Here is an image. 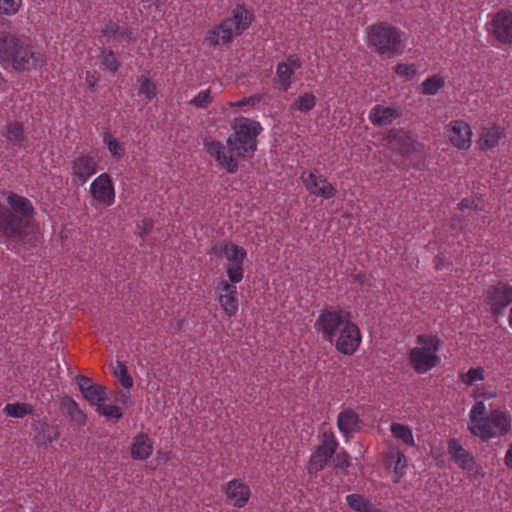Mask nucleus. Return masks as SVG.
Returning <instances> with one entry per match:
<instances>
[{
  "label": "nucleus",
  "instance_id": "58836bf2",
  "mask_svg": "<svg viewBox=\"0 0 512 512\" xmlns=\"http://www.w3.org/2000/svg\"><path fill=\"white\" fill-rule=\"evenodd\" d=\"M5 138L12 143H21L24 140V130L22 124L10 122L5 127Z\"/></svg>",
  "mask_w": 512,
  "mask_h": 512
},
{
  "label": "nucleus",
  "instance_id": "f3484780",
  "mask_svg": "<svg viewBox=\"0 0 512 512\" xmlns=\"http://www.w3.org/2000/svg\"><path fill=\"white\" fill-rule=\"evenodd\" d=\"M222 492L236 508L246 506L251 496L249 485L241 479H233L222 485Z\"/></svg>",
  "mask_w": 512,
  "mask_h": 512
},
{
  "label": "nucleus",
  "instance_id": "2f4dec72",
  "mask_svg": "<svg viewBox=\"0 0 512 512\" xmlns=\"http://www.w3.org/2000/svg\"><path fill=\"white\" fill-rule=\"evenodd\" d=\"M346 503L356 512H381L369 499L360 494L347 495Z\"/></svg>",
  "mask_w": 512,
  "mask_h": 512
},
{
  "label": "nucleus",
  "instance_id": "a19ab883",
  "mask_svg": "<svg viewBox=\"0 0 512 512\" xmlns=\"http://www.w3.org/2000/svg\"><path fill=\"white\" fill-rule=\"evenodd\" d=\"M113 375L118 379L124 388L130 389L133 386V381L129 376L127 367L124 363L119 361L116 363V365L113 367Z\"/></svg>",
  "mask_w": 512,
  "mask_h": 512
},
{
  "label": "nucleus",
  "instance_id": "e433bc0d",
  "mask_svg": "<svg viewBox=\"0 0 512 512\" xmlns=\"http://www.w3.org/2000/svg\"><path fill=\"white\" fill-rule=\"evenodd\" d=\"M103 143L106 145L109 153L115 159H121L125 154L124 145L119 142L110 133H105L103 136Z\"/></svg>",
  "mask_w": 512,
  "mask_h": 512
},
{
  "label": "nucleus",
  "instance_id": "f257e3e1",
  "mask_svg": "<svg viewBox=\"0 0 512 512\" xmlns=\"http://www.w3.org/2000/svg\"><path fill=\"white\" fill-rule=\"evenodd\" d=\"M469 431L482 441L501 438L512 429L511 415L499 408L487 413L483 401H477L469 411Z\"/></svg>",
  "mask_w": 512,
  "mask_h": 512
},
{
  "label": "nucleus",
  "instance_id": "f8f14e48",
  "mask_svg": "<svg viewBox=\"0 0 512 512\" xmlns=\"http://www.w3.org/2000/svg\"><path fill=\"white\" fill-rule=\"evenodd\" d=\"M89 194L93 201L102 207H109L115 202L114 183L107 173L98 175L89 186Z\"/></svg>",
  "mask_w": 512,
  "mask_h": 512
},
{
  "label": "nucleus",
  "instance_id": "c9c22d12",
  "mask_svg": "<svg viewBox=\"0 0 512 512\" xmlns=\"http://www.w3.org/2000/svg\"><path fill=\"white\" fill-rule=\"evenodd\" d=\"M139 95L143 96L146 101H151L157 96V88L155 83L146 76H140L137 79Z\"/></svg>",
  "mask_w": 512,
  "mask_h": 512
},
{
  "label": "nucleus",
  "instance_id": "393cba45",
  "mask_svg": "<svg viewBox=\"0 0 512 512\" xmlns=\"http://www.w3.org/2000/svg\"><path fill=\"white\" fill-rule=\"evenodd\" d=\"M234 36L236 34L233 31L232 20H224L207 33L205 42L210 46L223 45L229 43Z\"/></svg>",
  "mask_w": 512,
  "mask_h": 512
},
{
  "label": "nucleus",
  "instance_id": "1a4fd4ad",
  "mask_svg": "<svg viewBox=\"0 0 512 512\" xmlns=\"http://www.w3.org/2000/svg\"><path fill=\"white\" fill-rule=\"evenodd\" d=\"M300 178L305 189L313 196L330 199L336 194V188L316 168L302 171Z\"/></svg>",
  "mask_w": 512,
  "mask_h": 512
},
{
  "label": "nucleus",
  "instance_id": "3c124183",
  "mask_svg": "<svg viewBox=\"0 0 512 512\" xmlns=\"http://www.w3.org/2000/svg\"><path fill=\"white\" fill-rule=\"evenodd\" d=\"M98 82V77L88 73L86 76V84L90 90H93Z\"/></svg>",
  "mask_w": 512,
  "mask_h": 512
},
{
  "label": "nucleus",
  "instance_id": "603ef678",
  "mask_svg": "<svg viewBox=\"0 0 512 512\" xmlns=\"http://www.w3.org/2000/svg\"><path fill=\"white\" fill-rule=\"evenodd\" d=\"M504 463L508 468H512V444L509 446L505 454Z\"/></svg>",
  "mask_w": 512,
  "mask_h": 512
},
{
  "label": "nucleus",
  "instance_id": "412c9836",
  "mask_svg": "<svg viewBox=\"0 0 512 512\" xmlns=\"http://www.w3.org/2000/svg\"><path fill=\"white\" fill-rule=\"evenodd\" d=\"M218 300L221 308L228 316H234L238 311L237 288L229 280H220L217 286Z\"/></svg>",
  "mask_w": 512,
  "mask_h": 512
},
{
  "label": "nucleus",
  "instance_id": "c85d7f7f",
  "mask_svg": "<svg viewBox=\"0 0 512 512\" xmlns=\"http://www.w3.org/2000/svg\"><path fill=\"white\" fill-rule=\"evenodd\" d=\"M153 452V444L145 433L136 434L131 443V457L136 460H146Z\"/></svg>",
  "mask_w": 512,
  "mask_h": 512
},
{
  "label": "nucleus",
  "instance_id": "9b49d317",
  "mask_svg": "<svg viewBox=\"0 0 512 512\" xmlns=\"http://www.w3.org/2000/svg\"><path fill=\"white\" fill-rule=\"evenodd\" d=\"M362 341L359 327L351 321L339 331L330 343L335 345L336 350L343 355H353L359 348Z\"/></svg>",
  "mask_w": 512,
  "mask_h": 512
},
{
  "label": "nucleus",
  "instance_id": "4c0bfd02",
  "mask_svg": "<svg viewBox=\"0 0 512 512\" xmlns=\"http://www.w3.org/2000/svg\"><path fill=\"white\" fill-rule=\"evenodd\" d=\"M316 97L312 93L301 94L292 104V108L302 113H307L314 108Z\"/></svg>",
  "mask_w": 512,
  "mask_h": 512
},
{
  "label": "nucleus",
  "instance_id": "473e14b6",
  "mask_svg": "<svg viewBox=\"0 0 512 512\" xmlns=\"http://www.w3.org/2000/svg\"><path fill=\"white\" fill-rule=\"evenodd\" d=\"M390 430L393 437L406 446L414 447L416 445L412 429L409 426L394 422L391 424Z\"/></svg>",
  "mask_w": 512,
  "mask_h": 512
},
{
  "label": "nucleus",
  "instance_id": "5701e85b",
  "mask_svg": "<svg viewBox=\"0 0 512 512\" xmlns=\"http://www.w3.org/2000/svg\"><path fill=\"white\" fill-rule=\"evenodd\" d=\"M512 301V287L498 284L487 292V303L494 313H500Z\"/></svg>",
  "mask_w": 512,
  "mask_h": 512
},
{
  "label": "nucleus",
  "instance_id": "c756f323",
  "mask_svg": "<svg viewBox=\"0 0 512 512\" xmlns=\"http://www.w3.org/2000/svg\"><path fill=\"white\" fill-rule=\"evenodd\" d=\"M253 19L254 17L251 12H249L244 6L237 5L232 10V17L227 20H232L233 31L236 35H239L249 28Z\"/></svg>",
  "mask_w": 512,
  "mask_h": 512
},
{
  "label": "nucleus",
  "instance_id": "6e6552de",
  "mask_svg": "<svg viewBox=\"0 0 512 512\" xmlns=\"http://www.w3.org/2000/svg\"><path fill=\"white\" fill-rule=\"evenodd\" d=\"M352 321L348 311L340 307H327L320 311L315 328L326 341L333 337Z\"/></svg>",
  "mask_w": 512,
  "mask_h": 512
},
{
  "label": "nucleus",
  "instance_id": "dca6fc26",
  "mask_svg": "<svg viewBox=\"0 0 512 512\" xmlns=\"http://www.w3.org/2000/svg\"><path fill=\"white\" fill-rule=\"evenodd\" d=\"M337 445L333 434L324 433L322 443L311 455L309 469L315 472L322 470L335 453Z\"/></svg>",
  "mask_w": 512,
  "mask_h": 512
},
{
  "label": "nucleus",
  "instance_id": "cd10ccee",
  "mask_svg": "<svg viewBox=\"0 0 512 512\" xmlns=\"http://www.w3.org/2000/svg\"><path fill=\"white\" fill-rule=\"evenodd\" d=\"M401 116L400 110L383 105H375L368 114V119L374 125L386 126Z\"/></svg>",
  "mask_w": 512,
  "mask_h": 512
},
{
  "label": "nucleus",
  "instance_id": "b1692460",
  "mask_svg": "<svg viewBox=\"0 0 512 512\" xmlns=\"http://www.w3.org/2000/svg\"><path fill=\"white\" fill-rule=\"evenodd\" d=\"M337 426L342 436L350 438L360 430L361 420L354 410L345 408L338 414Z\"/></svg>",
  "mask_w": 512,
  "mask_h": 512
},
{
  "label": "nucleus",
  "instance_id": "a211bd4d",
  "mask_svg": "<svg viewBox=\"0 0 512 512\" xmlns=\"http://www.w3.org/2000/svg\"><path fill=\"white\" fill-rule=\"evenodd\" d=\"M491 32L501 44H512V13L499 11L491 21Z\"/></svg>",
  "mask_w": 512,
  "mask_h": 512
},
{
  "label": "nucleus",
  "instance_id": "9d476101",
  "mask_svg": "<svg viewBox=\"0 0 512 512\" xmlns=\"http://www.w3.org/2000/svg\"><path fill=\"white\" fill-rule=\"evenodd\" d=\"M448 452L454 462L467 473L469 478L478 480L485 476L483 468L476 463L472 454L464 449L457 440H449Z\"/></svg>",
  "mask_w": 512,
  "mask_h": 512
},
{
  "label": "nucleus",
  "instance_id": "ea45409f",
  "mask_svg": "<svg viewBox=\"0 0 512 512\" xmlns=\"http://www.w3.org/2000/svg\"><path fill=\"white\" fill-rule=\"evenodd\" d=\"M4 413L9 417L22 418L32 413L31 405L27 403H12L4 407Z\"/></svg>",
  "mask_w": 512,
  "mask_h": 512
},
{
  "label": "nucleus",
  "instance_id": "7c9ffc66",
  "mask_svg": "<svg viewBox=\"0 0 512 512\" xmlns=\"http://www.w3.org/2000/svg\"><path fill=\"white\" fill-rule=\"evenodd\" d=\"M60 409L71 421L79 425L86 423L87 417L85 413L72 398L64 397L60 402Z\"/></svg>",
  "mask_w": 512,
  "mask_h": 512
},
{
  "label": "nucleus",
  "instance_id": "6ab92c4d",
  "mask_svg": "<svg viewBox=\"0 0 512 512\" xmlns=\"http://www.w3.org/2000/svg\"><path fill=\"white\" fill-rule=\"evenodd\" d=\"M204 146L207 152L213 156L219 165L226 169L227 172L233 173L237 171V161L233 158L230 152L226 150L221 142L212 138H206L204 141Z\"/></svg>",
  "mask_w": 512,
  "mask_h": 512
},
{
  "label": "nucleus",
  "instance_id": "a878e982",
  "mask_svg": "<svg viewBox=\"0 0 512 512\" xmlns=\"http://www.w3.org/2000/svg\"><path fill=\"white\" fill-rule=\"evenodd\" d=\"M301 66L297 56H289L287 60L277 66L276 85L277 88L286 91L290 86V79L294 71Z\"/></svg>",
  "mask_w": 512,
  "mask_h": 512
},
{
  "label": "nucleus",
  "instance_id": "aec40b11",
  "mask_svg": "<svg viewBox=\"0 0 512 512\" xmlns=\"http://www.w3.org/2000/svg\"><path fill=\"white\" fill-rule=\"evenodd\" d=\"M76 380L81 394L90 405L97 407L108 399L106 388L95 384L90 378L78 376Z\"/></svg>",
  "mask_w": 512,
  "mask_h": 512
},
{
  "label": "nucleus",
  "instance_id": "f03ea898",
  "mask_svg": "<svg viewBox=\"0 0 512 512\" xmlns=\"http://www.w3.org/2000/svg\"><path fill=\"white\" fill-rule=\"evenodd\" d=\"M0 63L4 68L11 66L17 71L41 68L45 56L30 45L21 44L14 36L0 34Z\"/></svg>",
  "mask_w": 512,
  "mask_h": 512
},
{
  "label": "nucleus",
  "instance_id": "ddd939ff",
  "mask_svg": "<svg viewBox=\"0 0 512 512\" xmlns=\"http://www.w3.org/2000/svg\"><path fill=\"white\" fill-rule=\"evenodd\" d=\"M444 133L453 147L468 150L472 145V128L465 120H452L444 127Z\"/></svg>",
  "mask_w": 512,
  "mask_h": 512
},
{
  "label": "nucleus",
  "instance_id": "49530a36",
  "mask_svg": "<svg viewBox=\"0 0 512 512\" xmlns=\"http://www.w3.org/2000/svg\"><path fill=\"white\" fill-rule=\"evenodd\" d=\"M211 101L210 91L208 89L201 90L193 99L190 100V104L203 108L206 107Z\"/></svg>",
  "mask_w": 512,
  "mask_h": 512
},
{
  "label": "nucleus",
  "instance_id": "0eeeda50",
  "mask_svg": "<svg viewBox=\"0 0 512 512\" xmlns=\"http://www.w3.org/2000/svg\"><path fill=\"white\" fill-rule=\"evenodd\" d=\"M367 44L381 54L398 53L401 47L400 31L387 23L370 26L366 32Z\"/></svg>",
  "mask_w": 512,
  "mask_h": 512
},
{
  "label": "nucleus",
  "instance_id": "c03bdc74",
  "mask_svg": "<svg viewBox=\"0 0 512 512\" xmlns=\"http://www.w3.org/2000/svg\"><path fill=\"white\" fill-rule=\"evenodd\" d=\"M96 408L99 413L108 419L119 420L122 417V411L116 405H104L100 403Z\"/></svg>",
  "mask_w": 512,
  "mask_h": 512
},
{
  "label": "nucleus",
  "instance_id": "4be33fe9",
  "mask_svg": "<svg viewBox=\"0 0 512 512\" xmlns=\"http://www.w3.org/2000/svg\"><path fill=\"white\" fill-rule=\"evenodd\" d=\"M504 136L505 129L502 126L496 123H489L481 127L478 146L483 151L492 150Z\"/></svg>",
  "mask_w": 512,
  "mask_h": 512
},
{
  "label": "nucleus",
  "instance_id": "423d86ee",
  "mask_svg": "<svg viewBox=\"0 0 512 512\" xmlns=\"http://www.w3.org/2000/svg\"><path fill=\"white\" fill-rule=\"evenodd\" d=\"M211 253L223 264L228 280L237 284L244 278V261L247 252L244 247L238 246L231 241H223L212 247Z\"/></svg>",
  "mask_w": 512,
  "mask_h": 512
},
{
  "label": "nucleus",
  "instance_id": "39448f33",
  "mask_svg": "<svg viewBox=\"0 0 512 512\" xmlns=\"http://www.w3.org/2000/svg\"><path fill=\"white\" fill-rule=\"evenodd\" d=\"M233 133L227 143L239 156L254 152L257 148V136L263 128L259 122L246 117H238L232 123Z\"/></svg>",
  "mask_w": 512,
  "mask_h": 512
},
{
  "label": "nucleus",
  "instance_id": "864d4df0",
  "mask_svg": "<svg viewBox=\"0 0 512 512\" xmlns=\"http://www.w3.org/2000/svg\"><path fill=\"white\" fill-rule=\"evenodd\" d=\"M152 226H153V225H152V222H151V221H149V220H144V221L142 222V229H143L142 233H147L150 229H152Z\"/></svg>",
  "mask_w": 512,
  "mask_h": 512
},
{
  "label": "nucleus",
  "instance_id": "a18cd8bd",
  "mask_svg": "<svg viewBox=\"0 0 512 512\" xmlns=\"http://www.w3.org/2000/svg\"><path fill=\"white\" fill-rule=\"evenodd\" d=\"M22 6V0H0V14L14 15Z\"/></svg>",
  "mask_w": 512,
  "mask_h": 512
},
{
  "label": "nucleus",
  "instance_id": "5fc2aeb1",
  "mask_svg": "<svg viewBox=\"0 0 512 512\" xmlns=\"http://www.w3.org/2000/svg\"><path fill=\"white\" fill-rule=\"evenodd\" d=\"M355 280H358L360 283H363L364 282V278L365 276L364 275H361V274H356V275H353L352 276Z\"/></svg>",
  "mask_w": 512,
  "mask_h": 512
},
{
  "label": "nucleus",
  "instance_id": "de8ad7c7",
  "mask_svg": "<svg viewBox=\"0 0 512 512\" xmlns=\"http://www.w3.org/2000/svg\"><path fill=\"white\" fill-rule=\"evenodd\" d=\"M259 101H260V96H251V97H247V98H244V99L236 101V102H230V103H228V105L232 108H236V107L240 108V109H242V111L245 112L246 110H244L243 107L254 106Z\"/></svg>",
  "mask_w": 512,
  "mask_h": 512
},
{
  "label": "nucleus",
  "instance_id": "72a5a7b5",
  "mask_svg": "<svg viewBox=\"0 0 512 512\" xmlns=\"http://www.w3.org/2000/svg\"><path fill=\"white\" fill-rule=\"evenodd\" d=\"M459 378L463 385L474 389L479 382L485 379V370L481 366L471 367L467 372L462 373Z\"/></svg>",
  "mask_w": 512,
  "mask_h": 512
},
{
  "label": "nucleus",
  "instance_id": "79ce46f5",
  "mask_svg": "<svg viewBox=\"0 0 512 512\" xmlns=\"http://www.w3.org/2000/svg\"><path fill=\"white\" fill-rule=\"evenodd\" d=\"M496 390L487 386H477L473 389L471 396L477 401L490 400L496 396Z\"/></svg>",
  "mask_w": 512,
  "mask_h": 512
},
{
  "label": "nucleus",
  "instance_id": "bb28decb",
  "mask_svg": "<svg viewBox=\"0 0 512 512\" xmlns=\"http://www.w3.org/2000/svg\"><path fill=\"white\" fill-rule=\"evenodd\" d=\"M387 465L392 470L394 482H399L406 473L407 458L396 446H391L387 452Z\"/></svg>",
  "mask_w": 512,
  "mask_h": 512
},
{
  "label": "nucleus",
  "instance_id": "4468645a",
  "mask_svg": "<svg viewBox=\"0 0 512 512\" xmlns=\"http://www.w3.org/2000/svg\"><path fill=\"white\" fill-rule=\"evenodd\" d=\"M384 140L386 146L403 155L422 149V145L409 132L402 129L390 130Z\"/></svg>",
  "mask_w": 512,
  "mask_h": 512
},
{
  "label": "nucleus",
  "instance_id": "09e8293b",
  "mask_svg": "<svg viewBox=\"0 0 512 512\" xmlns=\"http://www.w3.org/2000/svg\"><path fill=\"white\" fill-rule=\"evenodd\" d=\"M102 64L109 70L116 71L117 64L115 56L112 52L103 51L101 55Z\"/></svg>",
  "mask_w": 512,
  "mask_h": 512
},
{
  "label": "nucleus",
  "instance_id": "20e7f679",
  "mask_svg": "<svg viewBox=\"0 0 512 512\" xmlns=\"http://www.w3.org/2000/svg\"><path fill=\"white\" fill-rule=\"evenodd\" d=\"M443 342L436 335H419L416 345L410 350L408 358L412 368L419 374L427 373L437 367L441 358L438 352L441 350Z\"/></svg>",
  "mask_w": 512,
  "mask_h": 512
},
{
  "label": "nucleus",
  "instance_id": "6e6d98bb",
  "mask_svg": "<svg viewBox=\"0 0 512 512\" xmlns=\"http://www.w3.org/2000/svg\"><path fill=\"white\" fill-rule=\"evenodd\" d=\"M508 323L512 327V306L508 315Z\"/></svg>",
  "mask_w": 512,
  "mask_h": 512
},
{
  "label": "nucleus",
  "instance_id": "8fccbe9b",
  "mask_svg": "<svg viewBox=\"0 0 512 512\" xmlns=\"http://www.w3.org/2000/svg\"><path fill=\"white\" fill-rule=\"evenodd\" d=\"M337 468H347L350 464L349 455L346 452H339L334 458Z\"/></svg>",
  "mask_w": 512,
  "mask_h": 512
},
{
  "label": "nucleus",
  "instance_id": "2eb2a0df",
  "mask_svg": "<svg viewBox=\"0 0 512 512\" xmlns=\"http://www.w3.org/2000/svg\"><path fill=\"white\" fill-rule=\"evenodd\" d=\"M97 172V163L94 157L80 154L70 163L69 174L76 185H83Z\"/></svg>",
  "mask_w": 512,
  "mask_h": 512
},
{
  "label": "nucleus",
  "instance_id": "f704fd0d",
  "mask_svg": "<svg viewBox=\"0 0 512 512\" xmlns=\"http://www.w3.org/2000/svg\"><path fill=\"white\" fill-rule=\"evenodd\" d=\"M444 84V77L440 74H434L422 82V93L429 96L436 95Z\"/></svg>",
  "mask_w": 512,
  "mask_h": 512
},
{
  "label": "nucleus",
  "instance_id": "7ed1b4c3",
  "mask_svg": "<svg viewBox=\"0 0 512 512\" xmlns=\"http://www.w3.org/2000/svg\"><path fill=\"white\" fill-rule=\"evenodd\" d=\"M6 201L14 213L0 204V229L8 237H21L32 231L34 208L23 196L9 193Z\"/></svg>",
  "mask_w": 512,
  "mask_h": 512
},
{
  "label": "nucleus",
  "instance_id": "37998d69",
  "mask_svg": "<svg viewBox=\"0 0 512 512\" xmlns=\"http://www.w3.org/2000/svg\"><path fill=\"white\" fill-rule=\"evenodd\" d=\"M395 73L406 80H412L417 73L415 64L400 63L394 68Z\"/></svg>",
  "mask_w": 512,
  "mask_h": 512
}]
</instances>
